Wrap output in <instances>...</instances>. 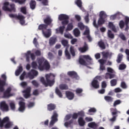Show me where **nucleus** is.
I'll return each instance as SVG.
<instances>
[{"instance_id": "f257e3e1", "label": "nucleus", "mask_w": 129, "mask_h": 129, "mask_svg": "<svg viewBox=\"0 0 129 129\" xmlns=\"http://www.w3.org/2000/svg\"><path fill=\"white\" fill-rule=\"evenodd\" d=\"M46 81L44 77H41L40 81L45 87L53 86L55 83V75L49 74L45 75Z\"/></svg>"}, {"instance_id": "f03ea898", "label": "nucleus", "mask_w": 129, "mask_h": 129, "mask_svg": "<svg viewBox=\"0 0 129 129\" xmlns=\"http://www.w3.org/2000/svg\"><path fill=\"white\" fill-rule=\"evenodd\" d=\"M1 115V113H0ZM14 125V123L13 122L10 121V118L8 116L4 117L2 120L0 118V127L1 128H3L4 127L5 128H11L12 126Z\"/></svg>"}, {"instance_id": "7ed1b4c3", "label": "nucleus", "mask_w": 129, "mask_h": 129, "mask_svg": "<svg viewBox=\"0 0 129 129\" xmlns=\"http://www.w3.org/2000/svg\"><path fill=\"white\" fill-rule=\"evenodd\" d=\"M38 63L39 64L38 69L40 71H43L44 69L49 70L50 69V64L48 60H45L44 58H40L38 59Z\"/></svg>"}, {"instance_id": "20e7f679", "label": "nucleus", "mask_w": 129, "mask_h": 129, "mask_svg": "<svg viewBox=\"0 0 129 129\" xmlns=\"http://www.w3.org/2000/svg\"><path fill=\"white\" fill-rule=\"evenodd\" d=\"M3 10L5 12H16L15 4H10L9 2H5L4 4Z\"/></svg>"}, {"instance_id": "39448f33", "label": "nucleus", "mask_w": 129, "mask_h": 129, "mask_svg": "<svg viewBox=\"0 0 129 129\" xmlns=\"http://www.w3.org/2000/svg\"><path fill=\"white\" fill-rule=\"evenodd\" d=\"M1 78H0V92H4L5 91V86L7 84V76L5 74H2Z\"/></svg>"}, {"instance_id": "423d86ee", "label": "nucleus", "mask_w": 129, "mask_h": 129, "mask_svg": "<svg viewBox=\"0 0 129 129\" xmlns=\"http://www.w3.org/2000/svg\"><path fill=\"white\" fill-rule=\"evenodd\" d=\"M99 19L98 21V25L101 26V25H103L104 23H105V19L107 18V15L104 11H101L99 14Z\"/></svg>"}, {"instance_id": "0eeeda50", "label": "nucleus", "mask_w": 129, "mask_h": 129, "mask_svg": "<svg viewBox=\"0 0 129 129\" xmlns=\"http://www.w3.org/2000/svg\"><path fill=\"white\" fill-rule=\"evenodd\" d=\"M59 21L61 22L62 25H68L69 24V16L65 14H60L58 16Z\"/></svg>"}, {"instance_id": "6e6552de", "label": "nucleus", "mask_w": 129, "mask_h": 129, "mask_svg": "<svg viewBox=\"0 0 129 129\" xmlns=\"http://www.w3.org/2000/svg\"><path fill=\"white\" fill-rule=\"evenodd\" d=\"M128 23H129V17L127 16L125 17V22H123V20H121L119 22V26L120 29H123L124 27V24L126 26L125 30H128L129 28L128 27Z\"/></svg>"}, {"instance_id": "1a4fd4ad", "label": "nucleus", "mask_w": 129, "mask_h": 129, "mask_svg": "<svg viewBox=\"0 0 129 129\" xmlns=\"http://www.w3.org/2000/svg\"><path fill=\"white\" fill-rule=\"evenodd\" d=\"M57 121H58V113H57V111L54 110L53 112V115L51 116V120L49 123V125L50 126L54 125Z\"/></svg>"}, {"instance_id": "9d476101", "label": "nucleus", "mask_w": 129, "mask_h": 129, "mask_svg": "<svg viewBox=\"0 0 129 129\" xmlns=\"http://www.w3.org/2000/svg\"><path fill=\"white\" fill-rule=\"evenodd\" d=\"M38 74V71L35 70H31L26 75L27 78H29V79L32 80L35 78V76H37Z\"/></svg>"}, {"instance_id": "9b49d317", "label": "nucleus", "mask_w": 129, "mask_h": 129, "mask_svg": "<svg viewBox=\"0 0 129 129\" xmlns=\"http://www.w3.org/2000/svg\"><path fill=\"white\" fill-rule=\"evenodd\" d=\"M43 23L45 24L46 26L48 27L49 26L50 27H53V19L51 18V17L47 16L45 19H43Z\"/></svg>"}, {"instance_id": "f8f14e48", "label": "nucleus", "mask_w": 129, "mask_h": 129, "mask_svg": "<svg viewBox=\"0 0 129 129\" xmlns=\"http://www.w3.org/2000/svg\"><path fill=\"white\" fill-rule=\"evenodd\" d=\"M32 88L31 87H27L25 90L23 91V96L24 98L28 99L31 96V91Z\"/></svg>"}, {"instance_id": "ddd939ff", "label": "nucleus", "mask_w": 129, "mask_h": 129, "mask_svg": "<svg viewBox=\"0 0 129 129\" xmlns=\"http://www.w3.org/2000/svg\"><path fill=\"white\" fill-rule=\"evenodd\" d=\"M68 75L70 76V77H71L72 79L79 80V76L77 75V73L75 71H70L68 72Z\"/></svg>"}, {"instance_id": "4468645a", "label": "nucleus", "mask_w": 129, "mask_h": 129, "mask_svg": "<svg viewBox=\"0 0 129 129\" xmlns=\"http://www.w3.org/2000/svg\"><path fill=\"white\" fill-rule=\"evenodd\" d=\"M1 109L3 111H9V106L6 103V101H2L0 103Z\"/></svg>"}, {"instance_id": "2eb2a0df", "label": "nucleus", "mask_w": 129, "mask_h": 129, "mask_svg": "<svg viewBox=\"0 0 129 129\" xmlns=\"http://www.w3.org/2000/svg\"><path fill=\"white\" fill-rule=\"evenodd\" d=\"M11 91H12V88L9 87L7 88V89L6 90V91L4 92L3 96L4 98H9V97H10V96H12V94H11Z\"/></svg>"}, {"instance_id": "dca6fc26", "label": "nucleus", "mask_w": 129, "mask_h": 129, "mask_svg": "<svg viewBox=\"0 0 129 129\" xmlns=\"http://www.w3.org/2000/svg\"><path fill=\"white\" fill-rule=\"evenodd\" d=\"M20 107L19 108V111L23 112L26 109V103L22 101L19 102Z\"/></svg>"}, {"instance_id": "f3484780", "label": "nucleus", "mask_w": 129, "mask_h": 129, "mask_svg": "<svg viewBox=\"0 0 129 129\" xmlns=\"http://www.w3.org/2000/svg\"><path fill=\"white\" fill-rule=\"evenodd\" d=\"M66 95L68 98V99H69V100H72V99L74 98L75 96L74 93L70 91H67L66 92Z\"/></svg>"}, {"instance_id": "a211bd4d", "label": "nucleus", "mask_w": 129, "mask_h": 129, "mask_svg": "<svg viewBox=\"0 0 129 129\" xmlns=\"http://www.w3.org/2000/svg\"><path fill=\"white\" fill-rule=\"evenodd\" d=\"M26 17L23 15H18L17 20H19L21 25H24L26 23L25 21Z\"/></svg>"}, {"instance_id": "6ab92c4d", "label": "nucleus", "mask_w": 129, "mask_h": 129, "mask_svg": "<svg viewBox=\"0 0 129 129\" xmlns=\"http://www.w3.org/2000/svg\"><path fill=\"white\" fill-rule=\"evenodd\" d=\"M67 25H62V26L59 27V29H56V34H61V35H63V33H64V30H65V26Z\"/></svg>"}, {"instance_id": "aec40b11", "label": "nucleus", "mask_w": 129, "mask_h": 129, "mask_svg": "<svg viewBox=\"0 0 129 129\" xmlns=\"http://www.w3.org/2000/svg\"><path fill=\"white\" fill-rule=\"evenodd\" d=\"M92 86L95 89L99 88V82L97 80H94L92 82Z\"/></svg>"}, {"instance_id": "412c9836", "label": "nucleus", "mask_w": 129, "mask_h": 129, "mask_svg": "<svg viewBox=\"0 0 129 129\" xmlns=\"http://www.w3.org/2000/svg\"><path fill=\"white\" fill-rule=\"evenodd\" d=\"M56 109V105L53 103H50L47 105V110L48 111H52Z\"/></svg>"}, {"instance_id": "4be33fe9", "label": "nucleus", "mask_w": 129, "mask_h": 129, "mask_svg": "<svg viewBox=\"0 0 129 129\" xmlns=\"http://www.w3.org/2000/svg\"><path fill=\"white\" fill-rule=\"evenodd\" d=\"M108 27L109 29H111L113 32L114 33H117V30H116V28H115V26L113 24L112 22H109L108 23Z\"/></svg>"}, {"instance_id": "5701e85b", "label": "nucleus", "mask_w": 129, "mask_h": 129, "mask_svg": "<svg viewBox=\"0 0 129 129\" xmlns=\"http://www.w3.org/2000/svg\"><path fill=\"white\" fill-rule=\"evenodd\" d=\"M78 123L80 126H84L85 125V121L83 119V117H80L78 119Z\"/></svg>"}, {"instance_id": "b1692460", "label": "nucleus", "mask_w": 129, "mask_h": 129, "mask_svg": "<svg viewBox=\"0 0 129 129\" xmlns=\"http://www.w3.org/2000/svg\"><path fill=\"white\" fill-rule=\"evenodd\" d=\"M46 30L47 32L43 31L42 33L45 38H49L51 36V29H48Z\"/></svg>"}, {"instance_id": "393cba45", "label": "nucleus", "mask_w": 129, "mask_h": 129, "mask_svg": "<svg viewBox=\"0 0 129 129\" xmlns=\"http://www.w3.org/2000/svg\"><path fill=\"white\" fill-rule=\"evenodd\" d=\"M104 100L106 102L111 103L113 101V97L109 96H105L104 97Z\"/></svg>"}, {"instance_id": "a878e982", "label": "nucleus", "mask_w": 129, "mask_h": 129, "mask_svg": "<svg viewBox=\"0 0 129 129\" xmlns=\"http://www.w3.org/2000/svg\"><path fill=\"white\" fill-rule=\"evenodd\" d=\"M88 125L89 127H91V128H93V129H97L98 126L97 124H96L94 122L89 123L88 124Z\"/></svg>"}, {"instance_id": "bb28decb", "label": "nucleus", "mask_w": 129, "mask_h": 129, "mask_svg": "<svg viewBox=\"0 0 129 129\" xmlns=\"http://www.w3.org/2000/svg\"><path fill=\"white\" fill-rule=\"evenodd\" d=\"M47 28H48V26L46 25L45 24H40L38 26V30H40L41 31H45V30H47Z\"/></svg>"}, {"instance_id": "cd10ccee", "label": "nucleus", "mask_w": 129, "mask_h": 129, "mask_svg": "<svg viewBox=\"0 0 129 129\" xmlns=\"http://www.w3.org/2000/svg\"><path fill=\"white\" fill-rule=\"evenodd\" d=\"M23 71V67L22 66H19L18 69L15 72L16 76H19L21 73Z\"/></svg>"}, {"instance_id": "c85d7f7f", "label": "nucleus", "mask_w": 129, "mask_h": 129, "mask_svg": "<svg viewBox=\"0 0 129 129\" xmlns=\"http://www.w3.org/2000/svg\"><path fill=\"white\" fill-rule=\"evenodd\" d=\"M59 88L60 90H67L68 89V86L65 84H61L59 85Z\"/></svg>"}, {"instance_id": "c756f323", "label": "nucleus", "mask_w": 129, "mask_h": 129, "mask_svg": "<svg viewBox=\"0 0 129 129\" xmlns=\"http://www.w3.org/2000/svg\"><path fill=\"white\" fill-rule=\"evenodd\" d=\"M56 41H57V38H56V37H51L49 39L50 45H55Z\"/></svg>"}, {"instance_id": "7c9ffc66", "label": "nucleus", "mask_w": 129, "mask_h": 129, "mask_svg": "<svg viewBox=\"0 0 129 129\" xmlns=\"http://www.w3.org/2000/svg\"><path fill=\"white\" fill-rule=\"evenodd\" d=\"M36 1L32 0L30 3V9H31V10H35V9H36Z\"/></svg>"}, {"instance_id": "2f4dec72", "label": "nucleus", "mask_w": 129, "mask_h": 129, "mask_svg": "<svg viewBox=\"0 0 129 129\" xmlns=\"http://www.w3.org/2000/svg\"><path fill=\"white\" fill-rule=\"evenodd\" d=\"M55 93L60 98H62L63 97V95L62 94V93L61 92V91L60 90H59L58 87H56L55 88Z\"/></svg>"}, {"instance_id": "473e14b6", "label": "nucleus", "mask_w": 129, "mask_h": 129, "mask_svg": "<svg viewBox=\"0 0 129 129\" xmlns=\"http://www.w3.org/2000/svg\"><path fill=\"white\" fill-rule=\"evenodd\" d=\"M79 63L81 65H83V66H86L87 63L84 59L82 58V57H80L79 59Z\"/></svg>"}, {"instance_id": "72a5a7b5", "label": "nucleus", "mask_w": 129, "mask_h": 129, "mask_svg": "<svg viewBox=\"0 0 129 129\" xmlns=\"http://www.w3.org/2000/svg\"><path fill=\"white\" fill-rule=\"evenodd\" d=\"M74 35L75 37H79L80 36V31L78 28H75L74 30Z\"/></svg>"}, {"instance_id": "f704fd0d", "label": "nucleus", "mask_w": 129, "mask_h": 129, "mask_svg": "<svg viewBox=\"0 0 129 129\" xmlns=\"http://www.w3.org/2000/svg\"><path fill=\"white\" fill-rule=\"evenodd\" d=\"M110 85L112 87L115 86L117 84V80L112 79L110 82Z\"/></svg>"}, {"instance_id": "c9c22d12", "label": "nucleus", "mask_w": 129, "mask_h": 129, "mask_svg": "<svg viewBox=\"0 0 129 129\" xmlns=\"http://www.w3.org/2000/svg\"><path fill=\"white\" fill-rule=\"evenodd\" d=\"M64 53L66 55V57L68 59H71V55H70V53H69V51H68V49L67 48H66Z\"/></svg>"}, {"instance_id": "e433bc0d", "label": "nucleus", "mask_w": 129, "mask_h": 129, "mask_svg": "<svg viewBox=\"0 0 129 129\" xmlns=\"http://www.w3.org/2000/svg\"><path fill=\"white\" fill-rule=\"evenodd\" d=\"M79 50L82 53H84V52H86V51L88 50V47L87 46H84L83 47L79 48Z\"/></svg>"}, {"instance_id": "4c0bfd02", "label": "nucleus", "mask_w": 129, "mask_h": 129, "mask_svg": "<svg viewBox=\"0 0 129 129\" xmlns=\"http://www.w3.org/2000/svg\"><path fill=\"white\" fill-rule=\"evenodd\" d=\"M122 57H123V55L122 54L119 53L118 55L117 59H116V62L117 63H120V62H121V60H122Z\"/></svg>"}, {"instance_id": "58836bf2", "label": "nucleus", "mask_w": 129, "mask_h": 129, "mask_svg": "<svg viewBox=\"0 0 129 129\" xmlns=\"http://www.w3.org/2000/svg\"><path fill=\"white\" fill-rule=\"evenodd\" d=\"M61 44L63 47H69L68 45V40L63 39L61 40Z\"/></svg>"}, {"instance_id": "ea45409f", "label": "nucleus", "mask_w": 129, "mask_h": 129, "mask_svg": "<svg viewBox=\"0 0 129 129\" xmlns=\"http://www.w3.org/2000/svg\"><path fill=\"white\" fill-rule=\"evenodd\" d=\"M108 37L110 39H114V34L112 33L111 30L108 31Z\"/></svg>"}, {"instance_id": "a19ab883", "label": "nucleus", "mask_w": 129, "mask_h": 129, "mask_svg": "<svg viewBox=\"0 0 129 129\" xmlns=\"http://www.w3.org/2000/svg\"><path fill=\"white\" fill-rule=\"evenodd\" d=\"M110 111L112 113V115H116V114H117V110L115 108H111Z\"/></svg>"}, {"instance_id": "79ce46f5", "label": "nucleus", "mask_w": 129, "mask_h": 129, "mask_svg": "<svg viewBox=\"0 0 129 129\" xmlns=\"http://www.w3.org/2000/svg\"><path fill=\"white\" fill-rule=\"evenodd\" d=\"M78 27L81 31H83V30L85 29V26H84V24H83V23L82 22L78 23Z\"/></svg>"}, {"instance_id": "37998d69", "label": "nucleus", "mask_w": 129, "mask_h": 129, "mask_svg": "<svg viewBox=\"0 0 129 129\" xmlns=\"http://www.w3.org/2000/svg\"><path fill=\"white\" fill-rule=\"evenodd\" d=\"M120 87H121V88L123 89H126L127 88V86L126 85V84L125 82L122 81L121 82Z\"/></svg>"}, {"instance_id": "c03bdc74", "label": "nucleus", "mask_w": 129, "mask_h": 129, "mask_svg": "<svg viewBox=\"0 0 129 129\" xmlns=\"http://www.w3.org/2000/svg\"><path fill=\"white\" fill-rule=\"evenodd\" d=\"M73 29V24L71 23L68 25L67 31H71Z\"/></svg>"}, {"instance_id": "a18cd8bd", "label": "nucleus", "mask_w": 129, "mask_h": 129, "mask_svg": "<svg viewBox=\"0 0 129 129\" xmlns=\"http://www.w3.org/2000/svg\"><path fill=\"white\" fill-rule=\"evenodd\" d=\"M98 45L100 48H101L103 49H105V44H104V42L102 41H99L98 42Z\"/></svg>"}, {"instance_id": "49530a36", "label": "nucleus", "mask_w": 129, "mask_h": 129, "mask_svg": "<svg viewBox=\"0 0 129 129\" xmlns=\"http://www.w3.org/2000/svg\"><path fill=\"white\" fill-rule=\"evenodd\" d=\"M75 3L79 8L82 7V2L81 1V0H77Z\"/></svg>"}, {"instance_id": "de8ad7c7", "label": "nucleus", "mask_w": 129, "mask_h": 129, "mask_svg": "<svg viewBox=\"0 0 129 129\" xmlns=\"http://www.w3.org/2000/svg\"><path fill=\"white\" fill-rule=\"evenodd\" d=\"M70 51L72 56L74 57L75 56V50H74V47L73 46H71Z\"/></svg>"}, {"instance_id": "09e8293b", "label": "nucleus", "mask_w": 129, "mask_h": 129, "mask_svg": "<svg viewBox=\"0 0 129 129\" xmlns=\"http://www.w3.org/2000/svg\"><path fill=\"white\" fill-rule=\"evenodd\" d=\"M121 103V101L120 100H117L114 102L113 106L114 107H116L117 105H118V104H120Z\"/></svg>"}, {"instance_id": "8fccbe9b", "label": "nucleus", "mask_w": 129, "mask_h": 129, "mask_svg": "<svg viewBox=\"0 0 129 129\" xmlns=\"http://www.w3.org/2000/svg\"><path fill=\"white\" fill-rule=\"evenodd\" d=\"M31 83L35 87H39V83L37 81L33 80L31 82Z\"/></svg>"}, {"instance_id": "3c124183", "label": "nucleus", "mask_w": 129, "mask_h": 129, "mask_svg": "<svg viewBox=\"0 0 129 129\" xmlns=\"http://www.w3.org/2000/svg\"><path fill=\"white\" fill-rule=\"evenodd\" d=\"M126 68V65L125 64H120L119 66V70H124Z\"/></svg>"}, {"instance_id": "603ef678", "label": "nucleus", "mask_w": 129, "mask_h": 129, "mask_svg": "<svg viewBox=\"0 0 129 129\" xmlns=\"http://www.w3.org/2000/svg\"><path fill=\"white\" fill-rule=\"evenodd\" d=\"M32 67L33 69H37L38 68V64H37V62L36 61H33L31 63Z\"/></svg>"}, {"instance_id": "864d4df0", "label": "nucleus", "mask_w": 129, "mask_h": 129, "mask_svg": "<svg viewBox=\"0 0 129 129\" xmlns=\"http://www.w3.org/2000/svg\"><path fill=\"white\" fill-rule=\"evenodd\" d=\"M12 2H15V3H19L20 5H23V4H24L25 2H26V0H12Z\"/></svg>"}, {"instance_id": "5fc2aeb1", "label": "nucleus", "mask_w": 129, "mask_h": 129, "mask_svg": "<svg viewBox=\"0 0 129 129\" xmlns=\"http://www.w3.org/2000/svg\"><path fill=\"white\" fill-rule=\"evenodd\" d=\"M37 2H42L43 6H48V0H36Z\"/></svg>"}, {"instance_id": "6e6d98bb", "label": "nucleus", "mask_w": 129, "mask_h": 129, "mask_svg": "<svg viewBox=\"0 0 129 129\" xmlns=\"http://www.w3.org/2000/svg\"><path fill=\"white\" fill-rule=\"evenodd\" d=\"M10 105L12 110H15V109H16V105L15 104V103L11 102L10 103Z\"/></svg>"}, {"instance_id": "4d7b16f0", "label": "nucleus", "mask_w": 129, "mask_h": 129, "mask_svg": "<svg viewBox=\"0 0 129 129\" xmlns=\"http://www.w3.org/2000/svg\"><path fill=\"white\" fill-rule=\"evenodd\" d=\"M33 43L35 47H38L39 46V43H38V41L37 40V38L35 37L33 39Z\"/></svg>"}, {"instance_id": "13d9d810", "label": "nucleus", "mask_w": 129, "mask_h": 129, "mask_svg": "<svg viewBox=\"0 0 129 129\" xmlns=\"http://www.w3.org/2000/svg\"><path fill=\"white\" fill-rule=\"evenodd\" d=\"M102 54L103 58H108V56H109V52H103Z\"/></svg>"}, {"instance_id": "bf43d9fd", "label": "nucleus", "mask_w": 129, "mask_h": 129, "mask_svg": "<svg viewBox=\"0 0 129 129\" xmlns=\"http://www.w3.org/2000/svg\"><path fill=\"white\" fill-rule=\"evenodd\" d=\"M21 12L24 14V15H27V9L26 7H22L21 8Z\"/></svg>"}, {"instance_id": "052dcab7", "label": "nucleus", "mask_w": 129, "mask_h": 129, "mask_svg": "<svg viewBox=\"0 0 129 129\" xmlns=\"http://www.w3.org/2000/svg\"><path fill=\"white\" fill-rule=\"evenodd\" d=\"M84 20L86 23H87V24H88V23H89V14H87V15L85 17Z\"/></svg>"}, {"instance_id": "680f3d73", "label": "nucleus", "mask_w": 129, "mask_h": 129, "mask_svg": "<svg viewBox=\"0 0 129 129\" xmlns=\"http://www.w3.org/2000/svg\"><path fill=\"white\" fill-rule=\"evenodd\" d=\"M98 62H100V65H104L106 62V60L103 59H100L98 60Z\"/></svg>"}, {"instance_id": "e2e57ef3", "label": "nucleus", "mask_w": 129, "mask_h": 129, "mask_svg": "<svg viewBox=\"0 0 129 129\" xmlns=\"http://www.w3.org/2000/svg\"><path fill=\"white\" fill-rule=\"evenodd\" d=\"M78 116H81L80 117H83L84 115H85L84 112L83 111H81L78 112Z\"/></svg>"}, {"instance_id": "0e129e2a", "label": "nucleus", "mask_w": 129, "mask_h": 129, "mask_svg": "<svg viewBox=\"0 0 129 129\" xmlns=\"http://www.w3.org/2000/svg\"><path fill=\"white\" fill-rule=\"evenodd\" d=\"M35 54L36 56H39L42 55V53L41 52V50H36L35 52Z\"/></svg>"}, {"instance_id": "69168bd1", "label": "nucleus", "mask_w": 129, "mask_h": 129, "mask_svg": "<svg viewBox=\"0 0 129 129\" xmlns=\"http://www.w3.org/2000/svg\"><path fill=\"white\" fill-rule=\"evenodd\" d=\"M64 37L67 39H73V36L70 34H64Z\"/></svg>"}, {"instance_id": "338daca9", "label": "nucleus", "mask_w": 129, "mask_h": 129, "mask_svg": "<svg viewBox=\"0 0 129 129\" xmlns=\"http://www.w3.org/2000/svg\"><path fill=\"white\" fill-rule=\"evenodd\" d=\"M48 56L50 60H52V59L54 58V55L51 52H48Z\"/></svg>"}, {"instance_id": "774afa93", "label": "nucleus", "mask_w": 129, "mask_h": 129, "mask_svg": "<svg viewBox=\"0 0 129 129\" xmlns=\"http://www.w3.org/2000/svg\"><path fill=\"white\" fill-rule=\"evenodd\" d=\"M125 53L127 55V60L129 61V49H126L125 51Z\"/></svg>"}]
</instances>
